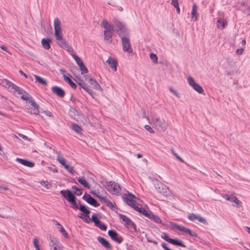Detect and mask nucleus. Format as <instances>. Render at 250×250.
Returning <instances> with one entry per match:
<instances>
[{
	"label": "nucleus",
	"mask_w": 250,
	"mask_h": 250,
	"mask_svg": "<svg viewBox=\"0 0 250 250\" xmlns=\"http://www.w3.org/2000/svg\"><path fill=\"white\" fill-rule=\"evenodd\" d=\"M101 26L104 28V40L107 43H111L113 34V26L106 20L104 19L101 22Z\"/></svg>",
	"instance_id": "4"
},
{
	"label": "nucleus",
	"mask_w": 250,
	"mask_h": 250,
	"mask_svg": "<svg viewBox=\"0 0 250 250\" xmlns=\"http://www.w3.org/2000/svg\"><path fill=\"white\" fill-rule=\"evenodd\" d=\"M149 124L154 126L158 130L165 131L168 127V124L164 120H161L157 115L152 116L150 118H147Z\"/></svg>",
	"instance_id": "3"
},
{
	"label": "nucleus",
	"mask_w": 250,
	"mask_h": 250,
	"mask_svg": "<svg viewBox=\"0 0 250 250\" xmlns=\"http://www.w3.org/2000/svg\"><path fill=\"white\" fill-rule=\"evenodd\" d=\"M61 244L60 241L54 237H50V243L49 246L50 249H51L54 247H57L58 246H60Z\"/></svg>",
	"instance_id": "26"
},
{
	"label": "nucleus",
	"mask_w": 250,
	"mask_h": 250,
	"mask_svg": "<svg viewBox=\"0 0 250 250\" xmlns=\"http://www.w3.org/2000/svg\"><path fill=\"white\" fill-rule=\"evenodd\" d=\"M188 219L191 221L198 220L199 222L205 223L206 219L200 216L195 215L194 214H190L188 215Z\"/></svg>",
	"instance_id": "19"
},
{
	"label": "nucleus",
	"mask_w": 250,
	"mask_h": 250,
	"mask_svg": "<svg viewBox=\"0 0 250 250\" xmlns=\"http://www.w3.org/2000/svg\"><path fill=\"white\" fill-rule=\"evenodd\" d=\"M169 243L175 246H181L185 248L186 246L183 243V242L179 239H173L170 240Z\"/></svg>",
	"instance_id": "29"
},
{
	"label": "nucleus",
	"mask_w": 250,
	"mask_h": 250,
	"mask_svg": "<svg viewBox=\"0 0 250 250\" xmlns=\"http://www.w3.org/2000/svg\"><path fill=\"white\" fill-rule=\"evenodd\" d=\"M0 189H3L5 191L8 190L9 189V188L7 187L3 186H0Z\"/></svg>",
	"instance_id": "60"
},
{
	"label": "nucleus",
	"mask_w": 250,
	"mask_h": 250,
	"mask_svg": "<svg viewBox=\"0 0 250 250\" xmlns=\"http://www.w3.org/2000/svg\"><path fill=\"white\" fill-rule=\"evenodd\" d=\"M87 83L89 84V86L94 89L97 90H102V88L100 85L95 80L93 79L92 78H89L87 80Z\"/></svg>",
	"instance_id": "14"
},
{
	"label": "nucleus",
	"mask_w": 250,
	"mask_h": 250,
	"mask_svg": "<svg viewBox=\"0 0 250 250\" xmlns=\"http://www.w3.org/2000/svg\"><path fill=\"white\" fill-rule=\"evenodd\" d=\"M79 67L82 71V74L86 73L87 72V69L84 65V64H82V65L80 66Z\"/></svg>",
	"instance_id": "51"
},
{
	"label": "nucleus",
	"mask_w": 250,
	"mask_h": 250,
	"mask_svg": "<svg viewBox=\"0 0 250 250\" xmlns=\"http://www.w3.org/2000/svg\"><path fill=\"white\" fill-rule=\"evenodd\" d=\"M227 24V22L222 19H219L217 20V27L221 30L223 29Z\"/></svg>",
	"instance_id": "31"
},
{
	"label": "nucleus",
	"mask_w": 250,
	"mask_h": 250,
	"mask_svg": "<svg viewBox=\"0 0 250 250\" xmlns=\"http://www.w3.org/2000/svg\"><path fill=\"white\" fill-rule=\"evenodd\" d=\"M148 218L153 220L155 223L157 224H161L163 226H165V224L163 222L162 220H161L159 216L153 214L151 212H150V214H149Z\"/></svg>",
	"instance_id": "25"
},
{
	"label": "nucleus",
	"mask_w": 250,
	"mask_h": 250,
	"mask_svg": "<svg viewBox=\"0 0 250 250\" xmlns=\"http://www.w3.org/2000/svg\"><path fill=\"white\" fill-rule=\"evenodd\" d=\"M197 7L195 4H194L192 5V11H191V21H196L197 20Z\"/></svg>",
	"instance_id": "27"
},
{
	"label": "nucleus",
	"mask_w": 250,
	"mask_h": 250,
	"mask_svg": "<svg viewBox=\"0 0 250 250\" xmlns=\"http://www.w3.org/2000/svg\"><path fill=\"white\" fill-rule=\"evenodd\" d=\"M244 49L242 48L237 49L236 51V53L238 55H241L243 54Z\"/></svg>",
	"instance_id": "55"
},
{
	"label": "nucleus",
	"mask_w": 250,
	"mask_h": 250,
	"mask_svg": "<svg viewBox=\"0 0 250 250\" xmlns=\"http://www.w3.org/2000/svg\"><path fill=\"white\" fill-rule=\"evenodd\" d=\"M147 241L149 242H151V243H154V244H157V242L156 241H153L150 239H149L148 238H147Z\"/></svg>",
	"instance_id": "61"
},
{
	"label": "nucleus",
	"mask_w": 250,
	"mask_h": 250,
	"mask_svg": "<svg viewBox=\"0 0 250 250\" xmlns=\"http://www.w3.org/2000/svg\"><path fill=\"white\" fill-rule=\"evenodd\" d=\"M72 128L77 133H80L82 131L81 127L76 124H72Z\"/></svg>",
	"instance_id": "37"
},
{
	"label": "nucleus",
	"mask_w": 250,
	"mask_h": 250,
	"mask_svg": "<svg viewBox=\"0 0 250 250\" xmlns=\"http://www.w3.org/2000/svg\"><path fill=\"white\" fill-rule=\"evenodd\" d=\"M52 92L60 97L64 96V92L63 89L57 86H53L51 88Z\"/></svg>",
	"instance_id": "20"
},
{
	"label": "nucleus",
	"mask_w": 250,
	"mask_h": 250,
	"mask_svg": "<svg viewBox=\"0 0 250 250\" xmlns=\"http://www.w3.org/2000/svg\"><path fill=\"white\" fill-rule=\"evenodd\" d=\"M21 98L24 101L29 100L30 101V100H33L30 94L25 91H24L21 95Z\"/></svg>",
	"instance_id": "33"
},
{
	"label": "nucleus",
	"mask_w": 250,
	"mask_h": 250,
	"mask_svg": "<svg viewBox=\"0 0 250 250\" xmlns=\"http://www.w3.org/2000/svg\"><path fill=\"white\" fill-rule=\"evenodd\" d=\"M161 237L168 243L170 240H171V238H169L168 234L165 232L162 233Z\"/></svg>",
	"instance_id": "49"
},
{
	"label": "nucleus",
	"mask_w": 250,
	"mask_h": 250,
	"mask_svg": "<svg viewBox=\"0 0 250 250\" xmlns=\"http://www.w3.org/2000/svg\"><path fill=\"white\" fill-rule=\"evenodd\" d=\"M2 84L8 88L10 91L13 92L14 93H17L19 95H21L22 94L23 92L24 91L22 88L20 87L17 86L12 82L9 81L4 79L2 81Z\"/></svg>",
	"instance_id": "7"
},
{
	"label": "nucleus",
	"mask_w": 250,
	"mask_h": 250,
	"mask_svg": "<svg viewBox=\"0 0 250 250\" xmlns=\"http://www.w3.org/2000/svg\"><path fill=\"white\" fill-rule=\"evenodd\" d=\"M121 38L123 51L129 54L133 53V50L131 48L129 39L125 36H123Z\"/></svg>",
	"instance_id": "11"
},
{
	"label": "nucleus",
	"mask_w": 250,
	"mask_h": 250,
	"mask_svg": "<svg viewBox=\"0 0 250 250\" xmlns=\"http://www.w3.org/2000/svg\"><path fill=\"white\" fill-rule=\"evenodd\" d=\"M31 105L32 106L31 113L33 114L37 115L39 113V106L33 100L29 101Z\"/></svg>",
	"instance_id": "22"
},
{
	"label": "nucleus",
	"mask_w": 250,
	"mask_h": 250,
	"mask_svg": "<svg viewBox=\"0 0 250 250\" xmlns=\"http://www.w3.org/2000/svg\"><path fill=\"white\" fill-rule=\"evenodd\" d=\"M91 220L94 223L95 226L98 225L100 222L96 214H93L92 215Z\"/></svg>",
	"instance_id": "42"
},
{
	"label": "nucleus",
	"mask_w": 250,
	"mask_h": 250,
	"mask_svg": "<svg viewBox=\"0 0 250 250\" xmlns=\"http://www.w3.org/2000/svg\"><path fill=\"white\" fill-rule=\"evenodd\" d=\"M0 48H1L2 50H4V51H6V52H8V51H7V48H6V47L5 46H4V45H1V46H0Z\"/></svg>",
	"instance_id": "62"
},
{
	"label": "nucleus",
	"mask_w": 250,
	"mask_h": 250,
	"mask_svg": "<svg viewBox=\"0 0 250 250\" xmlns=\"http://www.w3.org/2000/svg\"><path fill=\"white\" fill-rule=\"evenodd\" d=\"M48 169L54 173H57L58 172V169L56 168H53L52 167H48Z\"/></svg>",
	"instance_id": "57"
},
{
	"label": "nucleus",
	"mask_w": 250,
	"mask_h": 250,
	"mask_svg": "<svg viewBox=\"0 0 250 250\" xmlns=\"http://www.w3.org/2000/svg\"><path fill=\"white\" fill-rule=\"evenodd\" d=\"M97 240L106 249H111V246L110 245L109 243L104 238L102 237L101 236H98L97 238Z\"/></svg>",
	"instance_id": "24"
},
{
	"label": "nucleus",
	"mask_w": 250,
	"mask_h": 250,
	"mask_svg": "<svg viewBox=\"0 0 250 250\" xmlns=\"http://www.w3.org/2000/svg\"><path fill=\"white\" fill-rule=\"evenodd\" d=\"M63 167L69 172V173L71 174H74V170L72 166H70L67 165H66Z\"/></svg>",
	"instance_id": "44"
},
{
	"label": "nucleus",
	"mask_w": 250,
	"mask_h": 250,
	"mask_svg": "<svg viewBox=\"0 0 250 250\" xmlns=\"http://www.w3.org/2000/svg\"><path fill=\"white\" fill-rule=\"evenodd\" d=\"M62 249V245H60V246H58L57 247H54L50 249V250H61Z\"/></svg>",
	"instance_id": "56"
},
{
	"label": "nucleus",
	"mask_w": 250,
	"mask_h": 250,
	"mask_svg": "<svg viewBox=\"0 0 250 250\" xmlns=\"http://www.w3.org/2000/svg\"><path fill=\"white\" fill-rule=\"evenodd\" d=\"M108 234L113 240L116 241L118 243L120 244L123 241L122 237L120 236L115 231L109 230L108 231Z\"/></svg>",
	"instance_id": "13"
},
{
	"label": "nucleus",
	"mask_w": 250,
	"mask_h": 250,
	"mask_svg": "<svg viewBox=\"0 0 250 250\" xmlns=\"http://www.w3.org/2000/svg\"><path fill=\"white\" fill-rule=\"evenodd\" d=\"M19 135L22 138H23V139H25V140H27L28 139V138L26 136L23 135V134H22L21 133H20L19 134Z\"/></svg>",
	"instance_id": "59"
},
{
	"label": "nucleus",
	"mask_w": 250,
	"mask_h": 250,
	"mask_svg": "<svg viewBox=\"0 0 250 250\" xmlns=\"http://www.w3.org/2000/svg\"><path fill=\"white\" fill-rule=\"evenodd\" d=\"M105 188L108 192L113 194L118 195L121 193V189L120 186L114 181L108 182Z\"/></svg>",
	"instance_id": "8"
},
{
	"label": "nucleus",
	"mask_w": 250,
	"mask_h": 250,
	"mask_svg": "<svg viewBox=\"0 0 250 250\" xmlns=\"http://www.w3.org/2000/svg\"><path fill=\"white\" fill-rule=\"evenodd\" d=\"M83 198L88 204L94 207H98L99 206V204L97 203V201L89 194H87L86 196H83Z\"/></svg>",
	"instance_id": "16"
},
{
	"label": "nucleus",
	"mask_w": 250,
	"mask_h": 250,
	"mask_svg": "<svg viewBox=\"0 0 250 250\" xmlns=\"http://www.w3.org/2000/svg\"><path fill=\"white\" fill-rule=\"evenodd\" d=\"M169 90L177 98H179L181 96L180 94L176 90H175L173 87H169Z\"/></svg>",
	"instance_id": "41"
},
{
	"label": "nucleus",
	"mask_w": 250,
	"mask_h": 250,
	"mask_svg": "<svg viewBox=\"0 0 250 250\" xmlns=\"http://www.w3.org/2000/svg\"><path fill=\"white\" fill-rule=\"evenodd\" d=\"M78 182L81 184L83 186L87 188H89L90 187L88 183L87 182L85 178L83 176L80 177L78 179Z\"/></svg>",
	"instance_id": "30"
},
{
	"label": "nucleus",
	"mask_w": 250,
	"mask_h": 250,
	"mask_svg": "<svg viewBox=\"0 0 250 250\" xmlns=\"http://www.w3.org/2000/svg\"><path fill=\"white\" fill-rule=\"evenodd\" d=\"M171 3L174 7H176L179 6L178 0H171Z\"/></svg>",
	"instance_id": "54"
},
{
	"label": "nucleus",
	"mask_w": 250,
	"mask_h": 250,
	"mask_svg": "<svg viewBox=\"0 0 250 250\" xmlns=\"http://www.w3.org/2000/svg\"><path fill=\"white\" fill-rule=\"evenodd\" d=\"M34 76L36 79V82H38L43 85H47V82L44 79L36 75H34Z\"/></svg>",
	"instance_id": "32"
},
{
	"label": "nucleus",
	"mask_w": 250,
	"mask_h": 250,
	"mask_svg": "<svg viewBox=\"0 0 250 250\" xmlns=\"http://www.w3.org/2000/svg\"><path fill=\"white\" fill-rule=\"evenodd\" d=\"M54 35L57 43L62 48L68 51L76 61L79 66L83 64L82 60L74 53L73 48L70 46L63 38V33L61 27V22L58 18L54 20Z\"/></svg>",
	"instance_id": "1"
},
{
	"label": "nucleus",
	"mask_w": 250,
	"mask_h": 250,
	"mask_svg": "<svg viewBox=\"0 0 250 250\" xmlns=\"http://www.w3.org/2000/svg\"><path fill=\"white\" fill-rule=\"evenodd\" d=\"M51 40L48 38H43L42 40L41 43L43 47L45 49L50 48Z\"/></svg>",
	"instance_id": "28"
},
{
	"label": "nucleus",
	"mask_w": 250,
	"mask_h": 250,
	"mask_svg": "<svg viewBox=\"0 0 250 250\" xmlns=\"http://www.w3.org/2000/svg\"><path fill=\"white\" fill-rule=\"evenodd\" d=\"M150 58L151 61L154 63H156L158 62V58L157 55L154 53H150Z\"/></svg>",
	"instance_id": "46"
},
{
	"label": "nucleus",
	"mask_w": 250,
	"mask_h": 250,
	"mask_svg": "<svg viewBox=\"0 0 250 250\" xmlns=\"http://www.w3.org/2000/svg\"><path fill=\"white\" fill-rule=\"evenodd\" d=\"M120 221L124 223V226L130 231H137L136 226L130 218L126 215L120 214L119 215Z\"/></svg>",
	"instance_id": "6"
},
{
	"label": "nucleus",
	"mask_w": 250,
	"mask_h": 250,
	"mask_svg": "<svg viewBox=\"0 0 250 250\" xmlns=\"http://www.w3.org/2000/svg\"><path fill=\"white\" fill-rule=\"evenodd\" d=\"M222 196L226 200L229 201L230 202L232 201L233 197H234V195H229L227 194H222Z\"/></svg>",
	"instance_id": "45"
},
{
	"label": "nucleus",
	"mask_w": 250,
	"mask_h": 250,
	"mask_svg": "<svg viewBox=\"0 0 250 250\" xmlns=\"http://www.w3.org/2000/svg\"><path fill=\"white\" fill-rule=\"evenodd\" d=\"M144 127L149 133H154V130L149 125H145Z\"/></svg>",
	"instance_id": "52"
},
{
	"label": "nucleus",
	"mask_w": 250,
	"mask_h": 250,
	"mask_svg": "<svg viewBox=\"0 0 250 250\" xmlns=\"http://www.w3.org/2000/svg\"><path fill=\"white\" fill-rule=\"evenodd\" d=\"M156 182L155 183V186L159 192L162 193L166 196L170 195V191L168 187L165 185H164L163 183L158 181V180H156Z\"/></svg>",
	"instance_id": "9"
},
{
	"label": "nucleus",
	"mask_w": 250,
	"mask_h": 250,
	"mask_svg": "<svg viewBox=\"0 0 250 250\" xmlns=\"http://www.w3.org/2000/svg\"><path fill=\"white\" fill-rule=\"evenodd\" d=\"M54 223H55V225L57 227V228H59L60 227L62 226L59 222H58L57 221H54Z\"/></svg>",
	"instance_id": "63"
},
{
	"label": "nucleus",
	"mask_w": 250,
	"mask_h": 250,
	"mask_svg": "<svg viewBox=\"0 0 250 250\" xmlns=\"http://www.w3.org/2000/svg\"><path fill=\"white\" fill-rule=\"evenodd\" d=\"M113 23L115 25L117 33L120 37L127 36L129 31L126 28V25L120 20L115 19L113 20Z\"/></svg>",
	"instance_id": "5"
},
{
	"label": "nucleus",
	"mask_w": 250,
	"mask_h": 250,
	"mask_svg": "<svg viewBox=\"0 0 250 250\" xmlns=\"http://www.w3.org/2000/svg\"><path fill=\"white\" fill-rule=\"evenodd\" d=\"M70 203L71 204V207L72 208H73L74 209H77L79 208L78 205H77V204L75 201V199L73 201L70 202Z\"/></svg>",
	"instance_id": "50"
},
{
	"label": "nucleus",
	"mask_w": 250,
	"mask_h": 250,
	"mask_svg": "<svg viewBox=\"0 0 250 250\" xmlns=\"http://www.w3.org/2000/svg\"><path fill=\"white\" fill-rule=\"evenodd\" d=\"M231 202L237 204L238 207L240 206L242 204V202L235 196L233 197Z\"/></svg>",
	"instance_id": "48"
},
{
	"label": "nucleus",
	"mask_w": 250,
	"mask_h": 250,
	"mask_svg": "<svg viewBox=\"0 0 250 250\" xmlns=\"http://www.w3.org/2000/svg\"><path fill=\"white\" fill-rule=\"evenodd\" d=\"M79 209L86 215L89 214L90 211L88 209L86 206L84 205H81Z\"/></svg>",
	"instance_id": "38"
},
{
	"label": "nucleus",
	"mask_w": 250,
	"mask_h": 250,
	"mask_svg": "<svg viewBox=\"0 0 250 250\" xmlns=\"http://www.w3.org/2000/svg\"><path fill=\"white\" fill-rule=\"evenodd\" d=\"M61 71L62 72V74H63V77L64 78V81L67 83L72 88L76 89V85L75 83L72 81L70 78V76L68 74L67 75H66L64 74V71L61 70Z\"/></svg>",
	"instance_id": "18"
},
{
	"label": "nucleus",
	"mask_w": 250,
	"mask_h": 250,
	"mask_svg": "<svg viewBox=\"0 0 250 250\" xmlns=\"http://www.w3.org/2000/svg\"><path fill=\"white\" fill-rule=\"evenodd\" d=\"M96 226L98 227L102 230H105L107 229L106 225L101 222V221L100 222L99 224L98 225H96Z\"/></svg>",
	"instance_id": "47"
},
{
	"label": "nucleus",
	"mask_w": 250,
	"mask_h": 250,
	"mask_svg": "<svg viewBox=\"0 0 250 250\" xmlns=\"http://www.w3.org/2000/svg\"><path fill=\"white\" fill-rule=\"evenodd\" d=\"M135 198H136L135 196L131 193H128L124 198V200L126 204L131 207L135 210L148 217L150 212L142 206L137 205L135 201L134 200Z\"/></svg>",
	"instance_id": "2"
},
{
	"label": "nucleus",
	"mask_w": 250,
	"mask_h": 250,
	"mask_svg": "<svg viewBox=\"0 0 250 250\" xmlns=\"http://www.w3.org/2000/svg\"><path fill=\"white\" fill-rule=\"evenodd\" d=\"M66 199L70 203L72 201H73L75 199V197L74 195L72 193L70 190H69V192H67V197Z\"/></svg>",
	"instance_id": "35"
},
{
	"label": "nucleus",
	"mask_w": 250,
	"mask_h": 250,
	"mask_svg": "<svg viewBox=\"0 0 250 250\" xmlns=\"http://www.w3.org/2000/svg\"><path fill=\"white\" fill-rule=\"evenodd\" d=\"M57 154V158L56 160L58 161V162L63 167L66 165V160L64 158V157L62 155L61 152L60 151L56 152Z\"/></svg>",
	"instance_id": "23"
},
{
	"label": "nucleus",
	"mask_w": 250,
	"mask_h": 250,
	"mask_svg": "<svg viewBox=\"0 0 250 250\" xmlns=\"http://www.w3.org/2000/svg\"><path fill=\"white\" fill-rule=\"evenodd\" d=\"M142 112L144 118H146L147 119V118H149L148 116H146V111L144 109H142Z\"/></svg>",
	"instance_id": "58"
},
{
	"label": "nucleus",
	"mask_w": 250,
	"mask_h": 250,
	"mask_svg": "<svg viewBox=\"0 0 250 250\" xmlns=\"http://www.w3.org/2000/svg\"><path fill=\"white\" fill-rule=\"evenodd\" d=\"M79 84L81 86V87L85 90L91 96L92 95L93 91L90 89L85 83H79Z\"/></svg>",
	"instance_id": "34"
},
{
	"label": "nucleus",
	"mask_w": 250,
	"mask_h": 250,
	"mask_svg": "<svg viewBox=\"0 0 250 250\" xmlns=\"http://www.w3.org/2000/svg\"><path fill=\"white\" fill-rule=\"evenodd\" d=\"M245 229L250 234V228L249 227H245Z\"/></svg>",
	"instance_id": "64"
},
{
	"label": "nucleus",
	"mask_w": 250,
	"mask_h": 250,
	"mask_svg": "<svg viewBox=\"0 0 250 250\" xmlns=\"http://www.w3.org/2000/svg\"><path fill=\"white\" fill-rule=\"evenodd\" d=\"M69 190L68 189H66V190H62L61 191H60V193L61 194V195L64 198H66V197H67V192H69Z\"/></svg>",
	"instance_id": "53"
},
{
	"label": "nucleus",
	"mask_w": 250,
	"mask_h": 250,
	"mask_svg": "<svg viewBox=\"0 0 250 250\" xmlns=\"http://www.w3.org/2000/svg\"><path fill=\"white\" fill-rule=\"evenodd\" d=\"M187 81L189 85L197 92L199 94H203L204 93V90L203 88L196 83L192 77L188 76L187 78Z\"/></svg>",
	"instance_id": "10"
},
{
	"label": "nucleus",
	"mask_w": 250,
	"mask_h": 250,
	"mask_svg": "<svg viewBox=\"0 0 250 250\" xmlns=\"http://www.w3.org/2000/svg\"><path fill=\"white\" fill-rule=\"evenodd\" d=\"M57 229L65 238H67L68 237V234L65 230V229L63 228L62 226L60 227L59 228H58Z\"/></svg>",
	"instance_id": "36"
},
{
	"label": "nucleus",
	"mask_w": 250,
	"mask_h": 250,
	"mask_svg": "<svg viewBox=\"0 0 250 250\" xmlns=\"http://www.w3.org/2000/svg\"><path fill=\"white\" fill-rule=\"evenodd\" d=\"M92 193L100 199L104 200L106 198V191L103 189L101 191L98 190H94Z\"/></svg>",
	"instance_id": "21"
},
{
	"label": "nucleus",
	"mask_w": 250,
	"mask_h": 250,
	"mask_svg": "<svg viewBox=\"0 0 250 250\" xmlns=\"http://www.w3.org/2000/svg\"><path fill=\"white\" fill-rule=\"evenodd\" d=\"M33 245L36 250H41L39 245V241L37 238L33 239Z\"/></svg>",
	"instance_id": "40"
},
{
	"label": "nucleus",
	"mask_w": 250,
	"mask_h": 250,
	"mask_svg": "<svg viewBox=\"0 0 250 250\" xmlns=\"http://www.w3.org/2000/svg\"><path fill=\"white\" fill-rule=\"evenodd\" d=\"M170 151L171 152V153H172V154L179 161H180L182 163H184L185 161L184 160L181 158L180 157L176 152L175 151H174V149L173 148H171L170 149Z\"/></svg>",
	"instance_id": "39"
},
{
	"label": "nucleus",
	"mask_w": 250,
	"mask_h": 250,
	"mask_svg": "<svg viewBox=\"0 0 250 250\" xmlns=\"http://www.w3.org/2000/svg\"><path fill=\"white\" fill-rule=\"evenodd\" d=\"M106 62L114 71L117 70V62L115 59L109 57Z\"/></svg>",
	"instance_id": "15"
},
{
	"label": "nucleus",
	"mask_w": 250,
	"mask_h": 250,
	"mask_svg": "<svg viewBox=\"0 0 250 250\" xmlns=\"http://www.w3.org/2000/svg\"><path fill=\"white\" fill-rule=\"evenodd\" d=\"M16 161L17 162H19V163L21 164V165L26 166L29 167H33L35 164L34 162H32L31 161H29L28 160H26L25 159H23L21 158H17L16 159Z\"/></svg>",
	"instance_id": "17"
},
{
	"label": "nucleus",
	"mask_w": 250,
	"mask_h": 250,
	"mask_svg": "<svg viewBox=\"0 0 250 250\" xmlns=\"http://www.w3.org/2000/svg\"><path fill=\"white\" fill-rule=\"evenodd\" d=\"M169 224L170 226H171L172 227L175 228L180 231L185 232L188 234L190 236L194 237H196L197 236V234L195 232L191 231L189 229H188L183 226H180L172 222H170Z\"/></svg>",
	"instance_id": "12"
},
{
	"label": "nucleus",
	"mask_w": 250,
	"mask_h": 250,
	"mask_svg": "<svg viewBox=\"0 0 250 250\" xmlns=\"http://www.w3.org/2000/svg\"><path fill=\"white\" fill-rule=\"evenodd\" d=\"M72 189L75 190V193L78 195L80 196L82 194V189L81 188H78L76 186H73Z\"/></svg>",
	"instance_id": "43"
}]
</instances>
